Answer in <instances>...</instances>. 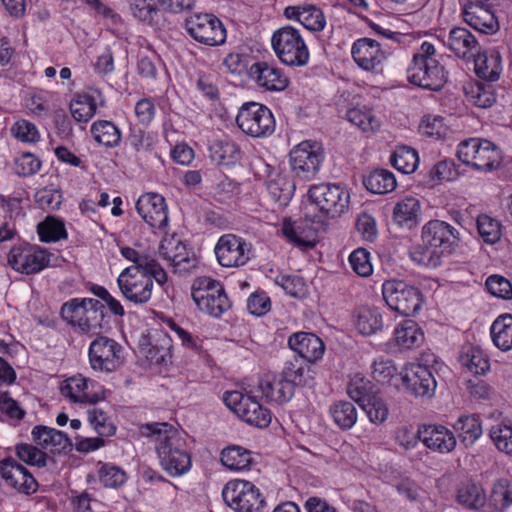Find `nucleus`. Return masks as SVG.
I'll return each mask as SVG.
<instances>
[{"instance_id": "8fccbe9b", "label": "nucleus", "mask_w": 512, "mask_h": 512, "mask_svg": "<svg viewBox=\"0 0 512 512\" xmlns=\"http://www.w3.org/2000/svg\"><path fill=\"white\" fill-rule=\"evenodd\" d=\"M334 423L342 430L351 429L357 422V409L349 401H338L330 407Z\"/></svg>"}, {"instance_id": "09e8293b", "label": "nucleus", "mask_w": 512, "mask_h": 512, "mask_svg": "<svg viewBox=\"0 0 512 512\" xmlns=\"http://www.w3.org/2000/svg\"><path fill=\"white\" fill-rule=\"evenodd\" d=\"M392 166L403 174L413 173L419 165V156L409 146H398L390 157Z\"/></svg>"}, {"instance_id": "a18cd8bd", "label": "nucleus", "mask_w": 512, "mask_h": 512, "mask_svg": "<svg viewBox=\"0 0 512 512\" xmlns=\"http://www.w3.org/2000/svg\"><path fill=\"white\" fill-rule=\"evenodd\" d=\"M367 190L374 194H387L397 186L395 175L386 169H376L363 180Z\"/></svg>"}, {"instance_id": "cd10ccee", "label": "nucleus", "mask_w": 512, "mask_h": 512, "mask_svg": "<svg viewBox=\"0 0 512 512\" xmlns=\"http://www.w3.org/2000/svg\"><path fill=\"white\" fill-rule=\"evenodd\" d=\"M289 347L307 362L320 360L325 351L323 341L313 333L298 332L288 339Z\"/></svg>"}, {"instance_id": "4468645a", "label": "nucleus", "mask_w": 512, "mask_h": 512, "mask_svg": "<svg viewBox=\"0 0 512 512\" xmlns=\"http://www.w3.org/2000/svg\"><path fill=\"white\" fill-rule=\"evenodd\" d=\"M89 363L93 370L111 373L124 364L123 347L106 336H97L89 345Z\"/></svg>"}, {"instance_id": "5701e85b", "label": "nucleus", "mask_w": 512, "mask_h": 512, "mask_svg": "<svg viewBox=\"0 0 512 512\" xmlns=\"http://www.w3.org/2000/svg\"><path fill=\"white\" fill-rule=\"evenodd\" d=\"M401 377L403 383L416 397L431 399L435 395L437 382L428 366L411 363Z\"/></svg>"}, {"instance_id": "4be33fe9", "label": "nucleus", "mask_w": 512, "mask_h": 512, "mask_svg": "<svg viewBox=\"0 0 512 512\" xmlns=\"http://www.w3.org/2000/svg\"><path fill=\"white\" fill-rule=\"evenodd\" d=\"M136 210L152 228L165 230L168 226V207L165 198L154 192L142 194L136 202Z\"/></svg>"}, {"instance_id": "9b49d317", "label": "nucleus", "mask_w": 512, "mask_h": 512, "mask_svg": "<svg viewBox=\"0 0 512 512\" xmlns=\"http://www.w3.org/2000/svg\"><path fill=\"white\" fill-rule=\"evenodd\" d=\"M223 401L231 411L250 425L266 428L271 423L270 411L256 400V396L238 390L226 391Z\"/></svg>"}, {"instance_id": "bb28decb", "label": "nucleus", "mask_w": 512, "mask_h": 512, "mask_svg": "<svg viewBox=\"0 0 512 512\" xmlns=\"http://www.w3.org/2000/svg\"><path fill=\"white\" fill-rule=\"evenodd\" d=\"M281 232L289 243L303 251L313 249L317 243L315 230L306 220L291 221L285 219L282 223Z\"/></svg>"}, {"instance_id": "473e14b6", "label": "nucleus", "mask_w": 512, "mask_h": 512, "mask_svg": "<svg viewBox=\"0 0 512 512\" xmlns=\"http://www.w3.org/2000/svg\"><path fill=\"white\" fill-rule=\"evenodd\" d=\"M393 342L400 351L418 348L424 342V333L413 320H404L394 330Z\"/></svg>"}, {"instance_id": "7ed1b4c3", "label": "nucleus", "mask_w": 512, "mask_h": 512, "mask_svg": "<svg viewBox=\"0 0 512 512\" xmlns=\"http://www.w3.org/2000/svg\"><path fill=\"white\" fill-rule=\"evenodd\" d=\"M436 49L428 41H424L414 53L407 67L408 81L420 88L438 91L447 82L445 68L435 58Z\"/></svg>"}, {"instance_id": "a211bd4d", "label": "nucleus", "mask_w": 512, "mask_h": 512, "mask_svg": "<svg viewBox=\"0 0 512 512\" xmlns=\"http://www.w3.org/2000/svg\"><path fill=\"white\" fill-rule=\"evenodd\" d=\"M351 55L360 69L378 74L383 72L384 64L390 56V52L378 41L363 37L352 44Z\"/></svg>"}, {"instance_id": "7c9ffc66", "label": "nucleus", "mask_w": 512, "mask_h": 512, "mask_svg": "<svg viewBox=\"0 0 512 512\" xmlns=\"http://www.w3.org/2000/svg\"><path fill=\"white\" fill-rule=\"evenodd\" d=\"M34 442L49 452L61 453L71 447L66 434L51 427L38 425L32 429Z\"/></svg>"}, {"instance_id": "774afa93", "label": "nucleus", "mask_w": 512, "mask_h": 512, "mask_svg": "<svg viewBox=\"0 0 512 512\" xmlns=\"http://www.w3.org/2000/svg\"><path fill=\"white\" fill-rule=\"evenodd\" d=\"M489 435L500 451L512 455V427L502 425L493 426L490 429Z\"/></svg>"}, {"instance_id": "79ce46f5", "label": "nucleus", "mask_w": 512, "mask_h": 512, "mask_svg": "<svg viewBox=\"0 0 512 512\" xmlns=\"http://www.w3.org/2000/svg\"><path fill=\"white\" fill-rule=\"evenodd\" d=\"M281 377L287 384L292 386L294 392L296 386L307 385L314 378V372L300 359L294 358L285 363Z\"/></svg>"}, {"instance_id": "9d476101", "label": "nucleus", "mask_w": 512, "mask_h": 512, "mask_svg": "<svg viewBox=\"0 0 512 512\" xmlns=\"http://www.w3.org/2000/svg\"><path fill=\"white\" fill-rule=\"evenodd\" d=\"M54 254L35 244H21L13 246L8 255L9 266L16 272L31 275L36 274L52 265Z\"/></svg>"}, {"instance_id": "aec40b11", "label": "nucleus", "mask_w": 512, "mask_h": 512, "mask_svg": "<svg viewBox=\"0 0 512 512\" xmlns=\"http://www.w3.org/2000/svg\"><path fill=\"white\" fill-rule=\"evenodd\" d=\"M61 394L73 403L95 404L105 398L103 387L80 374L66 379Z\"/></svg>"}, {"instance_id": "3c124183", "label": "nucleus", "mask_w": 512, "mask_h": 512, "mask_svg": "<svg viewBox=\"0 0 512 512\" xmlns=\"http://www.w3.org/2000/svg\"><path fill=\"white\" fill-rule=\"evenodd\" d=\"M95 99L88 94L76 95L70 103V112L77 122H88L96 113Z\"/></svg>"}, {"instance_id": "2f4dec72", "label": "nucleus", "mask_w": 512, "mask_h": 512, "mask_svg": "<svg viewBox=\"0 0 512 512\" xmlns=\"http://www.w3.org/2000/svg\"><path fill=\"white\" fill-rule=\"evenodd\" d=\"M474 61L475 73L482 80L495 82L500 78L502 72V58L498 51L488 50L477 52L472 57Z\"/></svg>"}, {"instance_id": "4c0bfd02", "label": "nucleus", "mask_w": 512, "mask_h": 512, "mask_svg": "<svg viewBox=\"0 0 512 512\" xmlns=\"http://www.w3.org/2000/svg\"><path fill=\"white\" fill-rule=\"evenodd\" d=\"M172 244V242L162 244L160 253L164 259L170 262L174 272L185 274L193 270L197 264L196 259L194 257H190L185 252V246L180 242L175 245V250L177 252L174 253L171 249Z\"/></svg>"}, {"instance_id": "0e129e2a", "label": "nucleus", "mask_w": 512, "mask_h": 512, "mask_svg": "<svg viewBox=\"0 0 512 512\" xmlns=\"http://www.w3.org/2000/svg\"><path fill=\"white\" fill-rule=\"evenodd\" d=\"M16 453L19 459L31 466L45 467L48 456L45 452L30 444H20L16 447Z\"/></svg>"}, {"instance_id": "ddd939ff", "label": "nucleus", "mask_w": 512, "mask_h": 512, "mask_svg": "<svg viewBox=\"0 0 512 512\" xmlns=\"http://www.w3.org/2000/svg\"><path fill=\"white\" fill-rule=\"evenodd\" d=\"M290 167L294 175L303 181L316 177L324 161V151L316 141H303L294 146L289 154Z\"/></svg>"}, {"instance_id": "f03ea898", "label": "nucleus", "mask_w": 512, "mask_h": 512, "mask_svg": "<svg viewBox=\"0 0 512 512\" xmlns=\"http://www.w3.org/2000/svg\"><path fill=\"white\" fill-rule=\"evenodd\" d=\"M106 305L93 298H74L62 305L61 316L70 326L80 333L98 335L109 327L110 316L107 308L116 316L125 314L122 304L112 295Z\"/></svg>"}, {"instance_id": "0eeeda50", "label": "nucleus", "mask_w": 512, "mask_h": 512, "mask_svg": "<svg viewBox=\"0 0 512 512\" xmlns=\"http://www.w3.org/2000/svg\"><path fill=\"white\" fill-rule=\"evenodd\" d=\"M158 269L138 270L125 268L117 278V285L122 296L135 305H143L151 300L154 280L157 282Z\"/></svg>"}, {"instance_id": "a19ab883", "label": "nucleus", "mask_w": 512, "mask_h": 512, "mask_svg": "<svg viewBox=\"0 0 512 512\" xmlns=\"http://www.w3.org/2000/svg\"><path fill=\"white\" fill-rule=\"evenodd\" d=\"M452 427L460 442L466 447L473 445L483 433L481 422L476 415H462Z\"/></svg>"}, {"instance_id": "052dcab7", "label": "nucleus", "mask_w": 512, "mask_h": 512, "mask_svg": "<svg viewBox=\"0 0 512 512\" xmlns=\"http://www.w3.org/2000/svg\"><path fill=\"white\" fill-rule=\"evenodd\" d=\"M477 230L487 244H495L501 238L500 223L489 215L481 214L477 217Z\"/></svg>"}, {"instance_id": "72a5a7b5", "label": "nucleus", "mask_w": 512, "mask_h": 512, "mask_svg": "<svg viewBox=\"0 0 512 512\" xmlns=\"http://www.w3.org/2000/svg\"><path fill=\"white\" fill-rule=\"evenodd\" d=\"M458 361L460 365L475 375H484L490 369V363L483 350L470 343L462 345Z\"/></svg>"}, {"instance_id": "5fc2aeb1", "label": "nucleus", "mask_w": 512, "mask_h": 512, "mask_svg": "<svg viewBox=\"0 0 512 512\" xmlns=\"http://www.w3.org/2000/svg\"><path fill=\"white\" fill-rule=\"evenodd\" d=\"M373 384L362 374L356 373L348 382L347 393L349 397L360 405L365 403L372 396Z\"/></svg>"}, {"instance_id": "f704fd0d", "label": "nucleus", "mask_w": 512, "mask_h": 512, "mask_svg": "<svg viewBox=\"0 0 512 512\" xmlns=\"http://www.w3.org/2000/svg\"><path fill=\"white\" fill-rule=\"evenodd\" d=\"M420 208L418 199L405 197L394 206L393 220L398 226L411 229L419 223Z\"/></svg>"}, {"instance_id": "dca6fc26", "label": "nucleus", "mask_w": 512, "mask_h": 512, "mask_svg": "<svg viewBox=\"0 0 512 512\" xmlns=\"http://www.w3.org/2000/svg\"><path fill=\"white\" fill-rule=\"evenodd\" d=\"M214 252L222 267H240L247 264L253 257V246L242 237L224 234L218 239Z\"/></svg>"}, {"instance_id": "1a4fd4ad", "label": "nucleus", "mask_w": 512, "mask_h": 512, "mask_svg": "<svg viewBox=\"0 0 512 512\" xmlns=\"http://www.w3.org/2000/svg\"><path fill=\"white\" fill-rule=\"evenodd\" d=\"M382 295L391 310L404 316H412L422 307L423 296L419 288L403 280L385 281Z\"/></svg>"}, {"instance_id": "6e6552de", "label": "nucleus", "mask_w": 512, "mask_h": 512, "mask_svg": "<svg viewBox=\"0 0 512 512\" xmlns=\"http://www.w3.org/2000/svg\"><path fill=\"white\" fill-rule=\"evenodd\" d=\"M235 120L238 128L252 138H267L275 132L276 128L272 111L258 102L242 104Z\"/></svg>"}, {"instance_id": "6e6d98bb", "label": "nucleus", "mask_w": 512, "mask_h": 512, "mask_svg": "<svg viewBox=\"0 0 512 512\" xmlns=\"http://www.w3.org/2000/svg\"><path fill=\"white\" fill-rule=\"evenodd\" d=\"M468 101L479 107L489 108L496 102V96L492 86L484 83H475L466 89Z\"/></svg>"}, {"instance_id": "69168bd1", "label": "nucleus", "mask_w": 512, "mask_h": 512, "mask_svg": "<svg viewBox=\"0 0 512 512\" xmlns=\"http://www.w3.org/2000/svg\"><path fill=\"white\" fill-rule=\"evenodd\" d=\"M100 482L109 488H117L122 486L126 480V472L115 465L104 464L99 470Z\"/></svg>"}, {"instance_id": "2eb2a0df", "label": "nucleus", "mask_w": 512, "mask_h": 512, "mask_svg": "<svg viewBox=\"0 0 512 512\" xmlns=\"http://www.w3.org/2000/svg\"><path fill=\"white\" fill-rule=\"evenodd\" d=\"M308 197L319 210L334 218L344 213L349 206L350 194L340 185L322 183L310 187Z\"/></svg>"}, {"instance_id": "de8ad7c7", "label": "nucleus", "mask_w": 512, "mask_h": 512, "mask_svg": "<svg viewBox=\"0 0 512 512\" xmlns=\"http://www.w3.org/2000/svg\"><path fill=\"white\" fill-rule=\"evenodd\" d=\"M221 462L230 470L240 471L251 466L253 457L251 451L241 446H230L222 450Z\"/></svg>"}, {"instance_id": "a878e982", "label": "nucleus", "mask_w": 512, "mask_h": 512, "mask_svg": "<svg viewBox=\"0 0 512 512\" xmlns=\"http://www.w3.org/2000/svg\"><path fill=\"white\" fill-rule=\"evenodd\" d=\"M444 45L458 58L471 60L480 50V46L475 36L464 27L452 28Z\"/></svg>"}, {"instance_id": "4d7b16f0", "label": "nucleus", "mask_w": 512, "mask_h": 512, "mask_svg": "<svg viewBox=\"0 0 512 512\" xmlns=\"http://www.w3.org/2000/svg\"><path fill=\"white\" fill-rule=\"evenodd\" d=\"M347 120L363 132H375L380 127V121L371 110L351 108L346 113Z\"/></svg>"}, {"instance_id": "864d4df0", "label": "nucleus", "mask_w": 512, "mask_h": 512, "mask_svg": "<svg viewBox=\"0 0 512 512\" xmlns=\"http://www.w3.org/2000/svg\"><path fill=\"white\" fill-rule=\"evenodd\" d=\"M409 256L415 264L428 268L440 266L444 257L436 249L423 242L413 246L409 251Z\"/></svg>"}, {"instance_id": "f257e3e1", "label": "nucleus", "mask_w": 512, "mask_h": 512, "mask_svg": "<svg viewBox=\"0 0 512 512\" xmlns=\"http://www.w3.org/2000/svg\"><path fill=\"white\" fill-rule=\"evenodd\" d=\"M140 433L151 437L160 466L171 477L186 474L191 468V457L181 433L171 424L156 422L142 425Z\"/></svg>"}, {"instance_id": "603ef678", "label": "nucleus", "mask_w": 512, "mask_h": 512, "mask_svg": "<svg viewBox=\"0 0 512 512\" xmlns=\"http://www.w3.org/2000/svg\"><path fill=\"white\" fill-rule=\"evenodd\" d=\"M37 232L42 242H57L67 238L64 222L51 216L38 224Z\"/></svg>"}, {"instance_id": "b1692460", "label": "nucleus", "mask_w": 512, "mask_h": 512, "mask_svg": "<svg viewBox=\"0 0 512 512\" xmlns=\"http://www.w3.org/2000/svg\"><path fill=\"white\" fill-rule=\"evenodd\" d=\"M0 476L6 485L26 495L35 493L39 487L29 470L11 457L0 461Z\"/></svg>"}, {"instance_id": "f3484780", "label": "nucleus", "mask_w": 512, "mask_h": 512, "mask_svg": "<svg viewBox=\"0 0 512 512\" xmlns=\"http://www.w3.org/2000/svg\"><path fill=\"white\" fill-rule=\"evenodd\" d=\"M188 34L197 42L217 46L226 40L223 23L213 14H194L185 21Z\"/></svg>"}, {"instance_id": "49530a36", "label": "nucleus", "mask_w": 512, "mask_h": 512, "mask_svg": "<svg viewBox=\"0 0 512 512\" xmlns=\"http://www.w3.org/2000/svg\"><path fill=\"white\" fill-rule=\"evenodd\" d=\"M456 500L466 508L476 510L485 505L486 494L480 484L465 482L457 489Z\"/></svg>"}, {"instance_id": "39448f33", "label": "nucleus", "mask_w": 512, "mask_h": 512, "mask_svg": "<svg viewBox=\"0 0 512 512\" xmlns=\"http://www.w3.org/2000/svg\"><path fill=\"white\" fill-rule=\"evenodd\" d=\"M457 157L463 164L485 172L497 169L502 162L501 150L491 141L480 138L461 141Z\"/></svg>"}, {"instance_id": "58836bf2", "label": "nucleus", "mask_w": 512, "mask_h": 512, "mask_svg": "<svg viewBox=\"0 0 512 512\" xmlns=\"http://www.w3.org/2000/svg\"><path fill=\"white\" fill-rule=\"evenodd\" d=\"M267 191L274 203L284 207L293 197L295 184L286 175L277 173L269 177Z\"/></svg>"}, {"instance_id": "bf43d9fd", "label": "nucleus", "mask_w": 512, "mask_h": 512, "mask_svg": "<svg viewBox=\"0 0 512 512\" xmlns=\"http://www.w3.org/2000/svg\"><path fill=\"white\" fill-rule=\"evenodd\" d=\"M490 502L498 512H505L512 505V486L507 480L501 479L494 483Z\"/></svg>"}, {"instance_id": "37998d69", "label": "nucleus", "mask_w": 512, "mask_h": 512, "mask_svg": "<svg viewBox=\"0 0 512 512\" xmlns=\"http://www.w3.org/2000/svg\"><path fill=\"white\" fill-rule=\"evenodd\" d=\"M94 140L106 148H115L119 146L122 133L121 130L111 121H95L90 128Z\"/></svg>"}, {"instance_id": "ea45409f", "label": "nucleus", "mask_w": 512, "mask_h": 512, "mask_svg": "<svg viewBox=\"0 0 512 512\" xmlns=\"http://www.w3.org/2000/svg\"><path fill=\"white\" fill-rule=\"evenodd\" d=\"M210 157L218 165L231 166L241 158V150L233 140L224 138L214 141L209 148Z\"/></svg>"}, {"instance_id": "6ab92c4d", "label": "nucleus", "mask_w": 512, "mask_h": 512, "mask_svg": "<svg viewBox=\"0 0 512 512\" xmlns=\"http://www.w3.org/2000/svg\"><path fill=\"white\" fill-rule=\"evenodd\" d=\"M460 232L442 220H430L421 231V240L443 256L452 254L459 246Z\"/></svg>"}, {"instance_id": "20e7f679", "label": "nucleus", "mask_w": 512, "mask_h": 512, "mask_svg": "<svg viewBox=\"0 0 512 512\" xmlns=\"http://www.w3.org/2000/svg\"><path fill=\"white\" fill-rule=\"evenodd\" d=\"M271 45L278 59L287 66L302 67L309 61V49L300 31L290 25L274 31Z\"/></svg>"}, {"instance_id": "e2e57ef3", "label": "nucleus", "mask_w": 512, "mask_h": 512, "mask_svg": "<svg viewBox=\"0 0 512 512\" xmlns=\"http://www.w3.org/2000/svg\"><path fill=\"white\" fill-rule=\"evenodd\" d=\"M11 135L20 142L34 144L40 140V132L35 124L20 119L10 128Z\"/></svg>"}, {"instance_id": "e433bc0d", "label": "nucleus", "mask_w": 512, "mask_h": 512, "mask_svg": "<svg viewBox=\"0 0 512 512\" xmlns=\"http://www.w3.org/2000/svg\"><path fill=\"white\" fill-rule=\"evenodd\" d=\"M257 389L267 401L274 402L276 404L286 403L294 395L292 386L287 384L281 376L280 378H275L273 380L269 378L261 379L258 383Z\"/></svg>"}, {"instance_id": "c756f323", "label": "nucleus", "mask_w": 512, "mask_h": 512, "mask_svg": "<svg viewBox=\"0 0 512 512\" xmlns=\"http://www.w3.org/2000/svg\"><path fill=\"white\" fill-rule=\"evenodd\" d=\"M463 20L474 30L484 34L498 31L499 24L494 13L482 4L470 3L463 8Z\"/></svg>"}, {"instance_id": "13d9d810", "label": "nucleus", "mask_w": 512, "mask_h": 512, "mask_svg": "<svg viewBox=\"0 0 512 512\" xmlns=\"http://www.w3.org/2000/svg\"><path fill=\"white\" fill-rule=\"evenodd\" d=\"M383 326L381 314L369 308H362L357 316L356 327L363 335H371L379 331Z\"/></svg>"}, {"instance_id": "412c9836", "label": "nucleus", "mask_w": 512, "mask_h": 512, "mask_svg": "<svg viewBox=\"0 0 512 512\" xmlns=\"http://www.w3.org/2000/svg\"><path fill=\"white\" fill-rule=\"evenodd\" d=\"M248 74L259 88L270 92H282L290 82L288 76L280 67L267 61L253 63Z\"/></svg>"}, {"instance_id": "c85d7f7f", "label": "nucleus", "mask_w": 512, "mask_h": 512, "mask_svg": "<svg viewBox=\"0 0 512 512\" xmlns=\"http://www.w3.org/2000/svg\"><path fill=\"white\" fill-rule=\"evenodd\" d=\"M283 14L287 19L298 21L312 32H320L326 26V18L322 10L313 4L287 6Z\"/></svg>"}, {"instance_id": "338daca9", "label": "nucleus", "mask_w": 512, "mask_h": 512, "mask_svg": "<svg viewBox=\"0 0 512 512\" xmlns=\"http://www.w3.org/2000/svg\"><path fill=\"white\" fill-rule=\"evenodd\" d=\"M361 407L366 412L369 420L374 424H382L389 415V410L385 402L379 398L371 397Z\"/></svg>"}, {"instance_id": "c03bdc74", "label": "nucleus", "mask_w": 512, "mask_h": 512, "mask_svg": "<svg viewBox=\"0 0 512 512\" xmlns=\"http://www.w3.org/2000/svg\"><path fill=\"white\" fill-rule=\"evenodd\" d=\"M490 334L498 349L510 351L512 349V315L499 316L491 325Z\"/></svg>"}, {"instance_id": "680f3d73", "label": "nucleus", "mask_w": 512, "mask_h": 512, "mask_svg": "<svg viewBox=\"0 0 512 512\" xmlns=\"http://www.w3.org/2000/svg\"><path fill=\"white\" fill-rule=\"evenodd\" d=\"M88 420L101 437L112 436L116 432V427L111 421L110 417L102 409L93 407L88 410Z\"/></svg>"}, {"instance_id": "c9c22d12", "label": "nucleus", "mask_w": 512, "mask_h": 512, "mask_svg": "<svg viewBox=\"0 0 512 512\" xmlns=\"http://www.w3.org/2000/svg\"><path fill=\"white\" fill-rule=\"evenodd\" d=\"M120 252L125 259L133 263L127 268H138V270H151L153 272H155V269H158L157 283L164 285L167 282V273L151 256L128 246L122 247Z\"/></svg>"}, {"instance_id": "423d86ee", "label": "nucleus", "mask_w": 512, "mask_h": 512, "mask_svg": "<svg viewBox=\"0 0 512 512\" xmlns=\"http://www.w3.org/2000/svg\"><path fill=\"white\" fill-rule=\"evenodd\" d=\"M192 299L198 309L218 318L231 308L223 285L211 277H198L191 287Z\"/></svg>"}, {"instance_id": "393cba45", "label": "nucleus", "mask_w": 512, "mask_h": 512, "mask_svg": "<svg viewBox=\"0 0 512 512\" xmlns=\"http://www.w3.org/2000/svg\"><path fill=\"white\" fill-rule=\"evenodd\" d=\"M420 440L425 447L440 454L453 452L457 445L454 432L443 425L436 424L420 428Z\"/></svg>"}, {"instance_id": "f8f14e48", "label": "nucleus", "mask_w": 512, "mask_h": 512, "mask_svg": "<svg viewBox=\"0 0 512 512\" xmlns=\"http://www.w3.org/2000/svg\"><path fill=\"white\" fill-rule=\"evenodd\" d=\"M222 497L235 512H261L265 506L259 489L245 480L229 481L222 490Z\"/></svg>"}]
</instances>
